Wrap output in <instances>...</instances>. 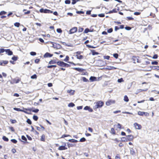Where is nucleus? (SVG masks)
Here are the masks:
<instances>
[{
    "mask_svg": "<svg viewBox=\"0 0 159 159\" xmlns=\"http://www.w3.org/2000/svg\"><path fill=\"white\" fill-rule=\"evenodd\" d=\"M103 102L101 101H98L94 103L95 105L94 106V108L97 109L101 107L103 105Z\"/></svg>",
    "mask_w": 159,
    "mask_h": 159,
    "instance_id": "1",
    "label": "nucleus"
},
{
    "mask_svg": "<svg viewBox=\"0 0 159 159\" xmlns=\"http://www.w3.org/2000/svg\"><path fill=\"white\" fill-rule=\"evenodd\" d=\"M40 11L41 13H53V11L47 9H44L43 8L41 9L40 10Z\"/></svg>",
    "mask_w": 159,
    "mask_h": 159,
    "instance_id": "2",
    "label": "nucleus"
},
{
    "mask_svg": "<svg viewBox=\"0 0 159 159\" xmlns=\"http://www.w3.org/2000/svg\"><path fill=\"white\" fill-rule=\"evenodd\" d=\"M77 28L76 27H74L71 29L69 32V34H71L77 32Z\"/></svg>",
    "mask_w": 159,
    "mask_h": 159,
    "instance_id": "3",
    "label": "nucleus"
},
{
    "mask_svg": "<svg viewBox=\"0 0 159 159\" xmlns=\"http://www.w3.org/2000/svg\"><path fill=\"white\" fill-rule=\"evenodd\" d=\"M61 47V46L59 44L54 43V45H53V48L56 49H59Z\"/></svg>",
    "mask_w": 159,
    "mask_h": 159,
    "instance_id": "4",
    "label": "nucleus"
},
{
    "mask_svg": "<svg viewBox=\"0 0 159 159\" xmlns=\"http://www.w3.org/2000/svg\"><path fill=\"white\" fill-rule=\"evenodd\" d=\"M115 101L114 100H109L106 102V104L107 106H109L112 104L115 103Z\"/></svg>",
    "mask_w": 159,
    "mask_h": 159,
    "instance_id": "5",
    "label": "nucleus"
},
{
    "mask_svg": "<svg viewBox=\"0 0 159 159\" xmlns=\"http://www.w3.org/2000/svg\"><path fill=\"white\" fill-rule=\"evenodd\" d=\"M134 125L135 128L137 129H140L141 128V125L137 123H134Z\"/></svg>",
    "mask_w": 159,
    "mask_h": 159,
    "instance_id": "6",
    "label": "nucleus"
},
{
    "mask_svg": "<svg viewBox=\"0 0 159 159\" xmlns=\"http://www.w3.org/2000/svg\"><path fill=\"white\" fill-rule=\"evenodd\" d=\"M20 81V80L19 79H13L12 80V81L11 82V84L17 83Z\"/></svg>",
    "mask_w": 159,
    "mask_h": 159,
    "instance_id": "7",
    "label": "nucleus"
},
{
    "mask_svg": "<svg viewBox=\"0 0 159 159\" xmlns=\"http://www.w3.org/2000/svg\"><path fill=\"white\" fill-rule=\"evenodd\" d=\"M5 52L9 55H12L13 53L9 49H5Z\"/></svg>",
    "mask_w": 159,
    "mask_h": 159,
    "instance_id": "8",
    "label": "nucleus"
},
{
    "mask_svg": "<svg viewBox=\"0 0 159 159\" xmlns=\"http://www.w3.org/2000/svg\"><path fill=\"white\" fill-rule=\"evenodd\" d=\"M65 63L64 62L62 61H59L57 62V64L58 65H59L61 66H64L65 65Z\"/></svg>",
    "mask_w": 159,
    "mask_h": 159,
    "instance_id": "9",
    "label": "nucleus"
},
{
    "mask_svg": "<svg viewBox=\"0 0 159 159\" xmlns=\"http://www.w3.org/2000/svg\"><path fill=\"white\" fill-rule=\"evenodd\" d=\"M8 61H2L0 62V65L1 66H4V65L8 63Z\"/></svg>",
    "mask_w": 159,
    "mask_h": 159,
    "instance_id": "10",
    "label": "nucleus"
},
{
    "mask_svg": "<svg viewBox=\"0 0 159 159\" xmlns=\"http://www.w3.org/2000/svg\"><path fill=\"white\" fill-rule=\"evenodd\" d=\"M84 110H88L89 111L92 112L93 111V109L91 108L90 107H88V106H86L84 108Z\"/></svg>",
    "mask_w": 159,
    "mask_h": 159,
    "instance_id": "11",
    "label": "nucleus"
},
{
    "mask_svg": "<svg viewBox=\"0 0 159 159\" xmlns=\"http://www.w3.org/2000/svg\"><path fill=\"white\" fill-rule=\"evenodd\" d=\"M53 55L50 54L48 52H46L44 55V57H51Z\"/></svg>",
    "mask_w": 159,
    "mask_h": 159,
    "instance_id": "12",
    "label": "nucleus"
},
{
    "mask_svg": "<svg viewBox=\"0 0 159 159\" xmlns=\"http://www.w3.org/2000/svg\"><path fill=\"white\" fill-rule=\"evenodd\" d=\"M67 149V148L65 146H60L58 148V149L60 150H65Z\"/></svg>",
    "mask_w": 159,
    "mask_h": 159,
    "instance_id": "13",
    "label": "nucleus"
},
{
    "mask_svg": "<svg viewBox=\"0 0 159 159\" xmlns=\"http://www.w3.org/2000/svg\"><path fill=\"white\" fill-rule=\"evenodd\" d=\"M96 78L94 76H91L89 79L91 81H93L96 80Z\"/></svg>",
    "mask_w": 159,
    "mask_h": 159,
    "instance_id": "14",
    "label": "nucleus"
},
{
    "mask_svg": "<svg viewBox=\"0 0 159 159\" xmlns=\"http://www.w3.org/2000/svg\"><path fill=\"white\" fill-rule=\"evenodd\" d=\"M74 90H68L67 91V92L68 93H70V95H73L74 93Z\"/></svg>",
    "mask_w": 159,
    "mask_h": 159,
    "instance_id": "15",
    "label": "nucleus"
},
{
    "mask_svg": "<svg viewBox=\"0 0 159 159\" xmlns=\"http://www.w3.org/2000/svg\"><path fill=\"white\" fill-rule=\"evenodd\" d=\"M127 137L128 139L130 141L132 140L134 138L133 136L131 135H128Z\"/></svg>",
    "mask_w": 159,
    "mask_h": 159,
    "instance_id": "16",
    "label": "nucleus"
},
{
    "mask_svg": "<svg viewBox=\"0 0 159 159\" xmlns=\"http://www.w3.org/2000/svg\"><path fill=\"white\" fill-rule=\"evenodd\" d=\"M76 56L77 58L79 59H83L84 58V57L82 55H76Z\"/></svg>",
    "mask_w": 159,
    "mask_h": 159,
    "instance_id": "17",
    "label": "nucleus"
},
{
    "mask_svg": "<svg viewBox=\"0 0 159 159\" xmlns=\"http://www.w3.org/2000/svg\"><path fill=\"white\" fill-rule=\"evenodd\" d=\"M134 58L133 59V61H134V63H135V61H136L138 63L140 62L139 60L138 59V58L136 57H134Z\"/></svg>",
    "mask_w": 159,
    "mask_h": 159,
    "instance_id": "18",
    "label": "nucleus"
},
{
    "mask_svg": "<svg viewBox=\"0 0 159 159\" xmlns=\"http://www.w3.org/2000/svg\"><path fill=\"white\" fill-rule=\"evenodd\" d=\"M151 67L154 70H159V66H151Z\"/></svg>",
    "mask_w": 159,
    "mask_h": 159,
    "instance_id": "19",
    "label": "nucleus"
},
{
    "mask_svg": "<svg viewBox=\"0 0 159 159\" xmlns=\"http://www.w3.org/2000/svg\"><path fill=\"white\" fill-rule=\"evenodd\" d=\"M130 152L131 154L132 155H134L135 154V151L134 150V149L132 148H131L130 149Z\"/></svg>",
    "mask_w": 159,
    "mask_h": 159,
    "instance_id": "20",
    "label": "nucleus"
},
{
    "mask_svg": "<svg viewBox=\"0 0 159 159\" xmlns=\"http://www.w3.org/2000/svg\"><path fill=\"white\" fill-rule=\"evenodd\" d=\"M124 100L126 102H128L129 101V98L126 95L124 96Z\"/></svg>",
    "mask_w": 159,
    "mask_h": 159,
    "instance_id": "21",
    "label": "nucleus"
},
{
    "mask_svg": "<svg viewBox=\"0 0 159 159\" xmlns=\"http://www.w3.org/2000/svg\"><path fill=\"white\" fill-rule=\"evenodd\" d=\"M69 141L72 143H76L78 142L77 140L74 139H70L69 140Z\"/></svg>",
    "mask_w": 159,
    "mask_h": 159,
    "instance_id": "22",
    "label": "nucleus"
},
{
    "mask_svg": "<svg viewBox=\"0 0 159 159\" xmlns=\"http://www.w3.org/2000/svg\"><path fill=\"white\" fill-rule=\"evenodd\" d=\"M75 105L74 103L72 102L70 103L68 105V106L69 107H73L75 106Z\"/></svg>",
    "mask_w": 159,
    "mask_h": 159,
    "instance_id": "23",
    "label": "nucleus"
},
{
    "mask_svg": "<svg viewBox=\"0 0 159 159\" xmlns=\"http://www.w3.org/2000/svg\"><path fill=\"white\" fill-rule=\"evenodd\" d=\"M45 139V136L44 134H43L41 136V138L40 139V140L41 141H44Z\"/></svg>",
    "mask_w": 159,
    "mask_h": 159,
    "instance_id": "24",
    "label": "nucleus"
},
{
    "mask_svg": "<svg viewBox=\"0 0 159 159\" xmlns=\"http://www.w3.org/2000/svg\"><path fill=\"white\" fill-rule=\"evenodd\" d=\"M144 112L139 111L138 112V114L140 116H143L144 115Z\"/></svg>",
    "mask_w": 159,
    "mask_h": 159,
    "instance_id": "25",
    "label": "nucleus"
},
{
    "mask_svg": "<svg viewBox=\"0 0 159 159\" xmlns=\"http://www.w3.org/2000/svg\"><path fill=\"white\" fill-rule=\"evenodd\" d=\"M2 139L5 141H8V138H7V137H6V136H3V137H2Z\"/></svg>",
    "mask_w": 159,
    "mask_h": 159,
    "instance_id": "26",
    "label": "nucleus"
},
{
    "mask_svg": "<svg viewBox=\"0 0 159 159\" xmlns=\"http://www.w3.org/2000/svg\"><path fill=\"white\" fill-rule=\"evenodd\" d=\"M111 133L114 134H115V132L113 128H111Z\"/></svg>",
    "mask_w": 159,
    "mask_h": 159,
    "instance_id": "27",
    "label": "nucleus"
},
{
    "mask_svg": "<svg viewBox=\"0 0 159 159\" xmlns=\"http://www.w3.org/2000/svg\"><path fill=\"white\" fill-rule=\"evenodd\" d=\"M33 119L35 121H37L38 119V117L37 116L34 115L33 116Z\"/></svg>",
    "mask_w": 159,
    "mask_h": 159,
    "instance_id": "28",
    "label": "nucleus"
},
{
    "mask_svg": "<svg viewBox=\"0 0 159 159\" xmlns=\"http://www.w3.org/2000/svg\"><path fill=\"white\" fill-rule=\"evenodd\" d=\"M84 30V29L81 27H79L78 29V32H82Z\"/></svg>",
    "mask_w": 159,
    "mask_h": 159,
    "instance_id": "29",
    "label": "nucleus"
},
{
    "mask_svg": "<svg viewBox=\"0 0 159 159\" xmlns=\"http://www.w3.org/2000/svg\"><path fill=\"white\" fill-rule=\"evenodd\" d=\"M92 54L93 55H97L99 54V53L98 52H96L94 51H93L92 52Z\"/></svg>",
    "mask_w": 159,
    "mask_h": 159,
    "instance_id": "30",
    "label": "nucleus"
},
{
    "mask_svg": "<svg viewBox=\"0 0 159 159\" xmlns=\"http://www.w3.org/2000/svg\"><path fill=\"white\" fill-rule=\"evenodd\" d=\"M69 60V57H68V56H67L66 57V58L64 60V61H65L68 62V61H67Z\"/></svg>",
    "mask_w": 159,
    "mask_h": 159,
    "instance_id": "31",
    "label": "nucleus"
},
{
    "mask_svg": "<svg viewBox=\"0 0 159 159\" xmlns=\"http://www.w3.org/2000/svg\"><path fill=\"white\" fill-rule=\"evenodd\" d=\"M86 140V139L84 138H81L80 140V142H83L85 141Z\"/></svg>",
    "mask_w": 159,
    "mask_h": 159,
    "instance_id": "32",
    "label": "nucleus"
},
{
    "mask_svg": "<svg viewBox=\"0 0 159 159\" xmlns=\"http://www.w3.org/2000/svg\"><path fill=\"white\" fill-rule=\"evenodd\" d=\"M82 80L84 82H87L89 81L88 80L84 77H83L82 78Z\"/></svg>",
    "mask_w": 159,
    "mask_h": 159,
    "instance_id": "33",
    "label": "nucleus"
},
{
    "mask_svg": "<svg viewBox=\"0 0 159 159\" xmlns=\"http://www.w3.org/2000/svg\"><path fill=\"white\" fill-rule=\"evenodd\" d=\"M90 31L89 30V29L88 28H86L85 30L84 31V33H87L88 32H90Z\"/></svg>",
    "mask_w": 159,
    "mask_h": 159,
    "instance_id": "34",
    "label": "nucleus"
},
{
    "mask_svg": "<svg viewBox=\"0 0 159 159\" xmlns=\"http://www.w3.org/2000/svg\"><path fill=\"white\" fill-rule=\"evenodd\" d=\"M31 78L32 79H36L37 78V75H36L34 74L31 76Z\"/></svg>",
    "mask_w": 159,
    "mask_h": 159,
    "instance_id": "35",
    "label": "nucleus"
},
{
    "mask_svg": "<svg viewBox=\"0 0 159 159\" xmlns=\"http://www.w3.org/2000/svg\"><path fill=\"white\" fill-rule=\"evenodd\" d=\"M20 24L19 23L16 22L14 24V25L17 27H19L20 26Z\"/></svg>",
    "mask_w": 159,
    "mask_h": 159,
    "instance_id": "36",
    "label": "nucleus"
},
{
    "mask_svg": "<svg viewBox=\"0 0 159 159\" xmlns=\"http://www.w3.org/2000/svg\"><path fill=\"white\" fill-rule=\"evenodd\" d=\"M26 122H27V123H28L29 124H30V125L32 123V122H31V120L29 119H27Z\"/></svg>",
    "mask_w": 159,
    "mask_h": 159,
    "instance_id": "37",
    "label": "nucleus"
},
{
    "mask_svg": "<svg viewBox=\"0 0 159 159\" xmlns=\"http://www.w3.org/2000/svg\"><path fill=\"white\" fill-rule=\"evenodd\" d=\"M39 111V110L37 109H35L32 110V111L35 113H37Z\"/></svg>",
    "mask_w": 159,
    "mask_h": 159,
    "instance_id": "38",
    "label": "nucleus"
},
{
    "mask_svg": "<svg viewBox=\"0 0 159 159\" xmlns=\"http://www.w3.org/2000/svg\"><path fill=\"white\" fill-rule=\"evenodd\" d=\"M11 141L14 143H17V141L15 139H11Z\"/></svg>",
    "mask_w": 159,
    "mask_h": 159,
    "instance_id": "39",
    "label": "nucleus"
},
{
    "mask_svg": "<svg viewBox=\"0 0 159 159\" xmlns=\"http://www.w3.org/2000/svg\"><path fill=\"white\" fill-rule=\"evenodd\" d=\"M151 64L152 65H158V62L157 61H154L152 62Z\"/></svg>",
    "mask_w": 159,
    "mask_h": 159,
    "instance_id": "40",
    "label": "nucleus"
},
{
    "mask_svg": "<svg viewBox=\"0 0 159 159\" xmlns=\"http://www.w3.org/2000/svg\"><path fill=\"white\" fill-rule=\"evenodd\" d=\"M6 13V12L4 11H2L0 12V15H2L5 14Z\"/></svg>",
    "mask_w": 159,
    "mask_h": 159,
    "instance_id": "41",
    "label": "nucleus"
},
{
    "mask_svg": "<svg viewBox=\"0 0 159 159\" xmlns=\"http://www.w3.org/2000/svg\"><path fill=\"white\" fill-rule=\"evenodd\" d=\"M70 3V1L69 0H66L65 1V3L66 4H69Z\"/></svg>",
    "mask_w": 159,
    "mask_h": 159,
    "instance_id": "42",
    "label": "nucleus"
},
{
    "mask_svg": "<svg viewBox=\"0 0 159 159\" xmlns=\"http://www.w3.org/2000/svg\"><path fill=\"white\" fill-rule=\"evenodd\" d=\"M14 110L18 111H23V110L20 109V108H14Z\"/></svg>",
    "mask_w": 159,
    "mask_h": 159,
    "instance_id": "43",
    "label": "nucleus"
},
{
    "mask_svg": "<svg viewBox=\"0 0 159 159\" xmlns=\"http://www.w3.org/2000/svg\"><path fill=\"white\" fill-rule=\"evenodd\" d=\"M57 31L58 33H61L62 32V31L61 29H57Z\"/></svg>",
    "mask_w": 159,
    "mask_h": 159,
    "instance_id": "44",
    "label": "nucleus"
},
{
    "mask_svg": "<svg viewBox=\"0 0 159 159\" xmlns=\"http://www.w3.org/2000/svg\"><path fill=\"white\" fill-rule=\"evenodd\" d=\"M113 56L116 58H117L118 57V55L117 53H115L113 54Z\"/></svg>",
    "mask_w": 159,
    "mask_h": 159,
    "instance_id": "45",
    "label": "nucleus"
},
{
    "mask_svg": "<svg viewBox=\"0 0 159 159\" xmlns=\"http://www.w3.org/2000/svg\"><path fill=\"white\" fill-rule=\"evenodd\" d=\"M10 121L12 124L15 123L16 122V120L11 119Z\"/></svg>",
    "mask_w": 159,
    "mask_h": 159,
    "instance_id": "46",
    "label": "nucleus"
},
{
    "mask_svg": "<svg viewBox=\"0 0 159 159\" xmlns=\"http://www.w3.org/2000/svg\"><path fill=\"white\" fill-rule=\"evenodd\" d=\"M110 56H104L103 57L104 58V59H106L107 60H109L110 58Z\"/></svg>",
    "mask_w": 159,
    "mask_h": 159,
    "instance_id": "47",
    "label": "nucleus"
},
{
    "mask_svg": "<svg viewBox=\"0 0 159 159\" xmlns=\"http://www.w3.org/2000/svg\"><path fill=\"white\" fill-rule=\"evenodd\" d=\"M21 139L22 140H25V141H26L27 140V139L26 138H25V137L24 136V135H23L21 136Z\"/></svg>",
    "mask_w": 159,
    "mask_h": 159,
    "instance_id": "48",
    "label": "nucleus"
},
{
    "mask_svg": "<svg viewBox=\"0 0 159 159\" xmlns=\"http://www.w3.org/2000/svg\"><path fill=\"white\" fill-rule=\"evenodd\" d=\"M30 54L32 56H34L36 55V53L35 52H30Z\"/></svg>",
    "mask_w": 159,
    "mask_h": 159,
    "instance_id": "49",
    "label": "nucleus"
},
{
    "mask_svg": "<svg viewBox=\"0 0 159 159\" xmlns=\"http://www.w3.org/2000/svg\"><path fill=\"white\" fill-rule=\"evenodd\" d=\"M56 67V65H50V66H47L48 68H52L53 67Z\"/></svg>",
    "mask_w": 159,
    "mask_h": 159,
    "instance_id": "50",
    "label": "nucleus"
},
{
    "mask_svg": "<svg viewBox=\"0 0 159 159\" xmlns=\"http://www.w3.org/2000/svg\"><path fill=\"white\" fill-rule=\"evenodd\" d=\"M113 30L112 28H110L107 30V32L109 33H111L112 32Z\"/></svg>",
    "mask_w": 159,
    "mask_h": 159,
    "instance_id": "51",
    "label": "nucleus"
},
{
    "mask_svg": "<svg viewBox=\"0 0 159 159\" xmlns=\"http://www.w3.org/2000/svg\"><path fill=\"white\" fill-rule=\"evenodd\" d=\"M5 49L3 48L0 49V53H3L5 52Z\"/></svg>",
    "mask_w": 159,
    "mask_h": 159,
    "instance_id": "52",
    "label": "nucleus"
},
{
    "mask_svg": "<svg viewBox=\"0 0 159 159\" xmlns=\"http://www.w3.org/2000/svg\"><path fill=\"white\" fill-rule=\"evenodd\" d=\"M98 16L100 17H103L105 16V15L103 14H100L98 15Z\"/></svg>",
    "mask_w": 159,
    "mask_h": 159,
    "instance_id": "53",
    "label": "nucleus"
},
{
    "mask_svg": "<svg viewBox=\"0 0 159 159\" xmlns=\"http://www.w3.org/2000/svg\"><path fill=\"white\" fill-rule=\"evenodd\" d=\"M141 13L140 12H134V14L135 15H138L140 14Z\"/></svg>",
    "mask_w": 159,
    "mask_h": 159,
    "instance_id": "54",
    "label": "nucleus"
},
{
    "mask_svg": "<svg viewBox=\"0 0 159 159\" xmlns=\"http://www.w3.org/2000/svg\"><path fill=\"white\" fill-rule=\"evenodd\" d=\"M76 1H78V0H73L72 2V4H74L76 2Z\"/></svg>",
    "mask_w": 159,
    "mask_h": 159,
    "instance_id": "55",
    "label": "nucleus"
},
{
    "mask_svg": "<svg viewBox=\"0 0 159 159\" xmlns=\"http://www.w3.org/2000/svg\"><path fill=\"white\" fill-rule=\"evenodd\" d=\"M147 90V89H139L138 90L139 92H142L143 91H146Z\"/></svg>",
    "mask_w": 159,
    "mask_h": 159,
    "instance_id": "56",
    "label": "nucleus"
},
{
    "mask_svg": "<svg viewBox=\"0 0 159 159\" xmlns=\"http://www.w3.org/2000/svg\"><path fill=\"white\" fill-rule=\"evenodd\" d=\"M158 57L157 55V54H155L152 57L153 59H157Z\"/></svg>",
    "mask_w": 159,
    "mask_h": 159,
    "instance_id": "57",
    "label": "nucleus"
},
{
    "mask_svg": "<svg viewBox=\"0 0 159 159\" xmlns=\"http://www.w3.org/2000/svg\"><path fill=\"white\" fill-rule=\"evenodd\" d=\"M123 80L122 78H121L120 79H119L118 80V82L119 83L121 82H123Z\"/></svg>",
    "mask_w": 159,
    "mask_h": 159,
    "instance_id": "58",
    "label": "nucleus"
},
{
    "mask_svg": "<svg viewBox=\"0 0 159 159\" xmlns=\"http://www.w3.org/2000/svg\"><path fill=\"white\" fill-rule=\"evenodd\" d=\"M55 63V62L54 61H51L49 62V64H54Z\"/></svg>",
    "mask_w": 159,
    "mask_h": 159,
    "instance_id": "59",
    "label": "nucleus"
},
{
    "mask_svg": "<svg viewBox=\"0 0 159 159\" xmlns=\"http://www.w3.org/2000/svg\"><path fill=\"white\" fill-rule=\"evenodd\" d=\"M35 62L36 63H38L39 61V59H36L35 60Z\"/></svg>",
    "mask_w": 159,
    "mask_h": 159,
    "instance_id": "60",
    "label": "nucleus"
},
{
    "mask_svg": "<svg viewBox=\"0 0 159 159\" xmlns=\"http://www.w3.org/2000/svg\"><path fill=\"white\" fill-rule=\"evenodd\" d=\"M127 18L128 20H133L134 19V18L132 17H127Z\"/></svg>",
    "mask_w": 159,
    "mask_h": 159,
    "instance_id": "61",
    "label": "nucleus"
},
{
    "mask_svg": "<svg viewBox=\"0 0 159 159\" xmlns=\"http://www.w3.org/2000/svg\"><path fill=\"white\" fill-rule=\"evenodd\" d=\"M116 126H117V128L120 129L121 125L120 124H118L116 125Z\"/></svg>",
    "mask_w": 159,
    "mask_h": 159,
    "instance_id": "62",
    "label": "nucleus"
},
{
    "mask_svg": "<svg viewBox=\"0 0 159 159\" xmlns=\"http://www.w3.org/2000/svg\"><path fill=\"white\" fill-rule=\"evenodd\" d=\"M88 130L91 133H92L93 131V129L90 127H89L88 128Z\"/></svg>",
    "mask_w": 159,
    "mask_h": 159,
    "instance_id": "63",
    "label": "nucleus"
},
{
    "mask_svg": "<svg viewBox=\"0 0 159 159\" xmlns=\"http://www.w3.org/2000/svg\"><path fill=\"white\" fill-rule=\"evenodd\" d=\"M12 59L14 61H16L17 60V57L14 56L12 57Z\"/></svg>",
    "mask_w": 159,
    "mask_h": 159,
    "instance_id": "64",
    "label": "nucleus"
}]
</instances>
